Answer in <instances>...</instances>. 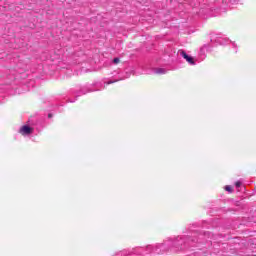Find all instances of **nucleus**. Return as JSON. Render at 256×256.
Listing matches in <instances>:
<instances>
[{
    "label": "nucleus",
    "instance_id": "1",
    "mask_svg": "<svg viewBox=\"0 0 256 256\" xmlns=\"http://www.w3.org/2000/svg\"><path fill=\"white\" fill-rule=\"evenodd\" d=\"M179 54L181 55V57L186 59L190 65H195V59L192 56H189L187 52H185L184 50H179Z\"/></svg>",
    "mask_w": 256,
    "mask_h": 256
},
{
    "label": "nucleus",
    "instance_id": "2",
    "mask_svg": "<svg viewBox=\"0 0 256 256\" xmlns=\"http://www.w3.org/2000/svg\"><path fill=\"white\" fill-rule=\"evenodd\" d=\"M19 133L21 135H31V133H33V128H31L30 126L28 125H24L20 128V131Z\"/></svg>",
    "mask_w": 256,
    "mask_h": 256
},
{
    "label": "nucleus",
    "instance_id": "3",
    "mask_svg": "<svg viewBox=\"0 0 256 256\" xmlns=\"http://www.w3.org/2000/svg\"><path fill=\"white\" fill-rule=\"evenodd\" d=\"M225 191H228V193H233V187L227 185L225 186Z\"/></svg>",
    "mask_w": 256,
    "mask_h": 256
},
{
    "label": "nucleus",
    "instance_id": "4",
    "mask_svg": "<svg viewBox=\"0 0 256 256\" xmlns=\"http://www.w3.org/2000/svg\"><path fill=\"white\" fill-rule=\"evenodd\" d=\"M155 73L163 74V73H165V69H163V68H158V69H156Z\"/></svg>",
    "mask_w": 256,
    "mask_h": 256
},
{
    "label": "nucleus",
    "instance_id": "5",
    "mask_svg": "<svg viewBox=\"0 0 256 256\" xmlns=\"http://www.w3.org/2000/svg\"><path fill=\"white\" fill-rule=\"evenodd\" d=\"M242 185H243V183H242L241 181H237V182L235 183L236 189H239V187H241Z\"/></svg>",
    "mask_w": 256,
    "mask_h": 256
},
{
    "label": "nucleus",
    "instance_id": "6",
    "mask_svg": "<svg viewBox=\"0 0 256 256\" xmlns=\"http://www.w3.org/2000/svg\"><path fill=\"white\" fill-rule=\"evenodd\" d=\"M120 59L119 58H114L112 60V63H114V65H117V63H119Z\"/></svg>",
    "mask_w": 256,
    "mask_h": 256
},
{
    "label": "nucleus",
    "instance_id": "7",
    "mask_svg": "<svg viewBox=\"0 0 256 256\" xmlns=\"http://www.w3.org/2000/svg\"><path fill=\"white\" fill-rule=\"evenodd\" d=\"M48 117H49V118L53 117V114H49Z\"/></svg>",
    "mask_w": 256,
    "mask_h": 256
},
{
    "label": "nucleus",
    "instance_id": "8",
    "mask_svg": "<svg viewBox=\"0 0 256 256\" xmlns=\"http://www.w3.org/2000/svg\"><path fill=\"white\" fill-rule=\"evenodd\" d=\"M111 83H113V81L108 82L109 85H110Z\"/></svg>",
    "mask_w": 256,
    "mask_h": 256
}]
</instances>
